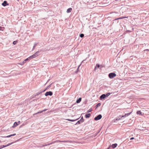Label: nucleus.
Listing matches in <instances>:
<instances>
[{"mask_svg":"<svg viewBox=\"0 0 149 149\" xmlns=\"http://www.w3.org/2000/svg\"><path fill=\"white\" fill-rule=\"evenodd\" d=\"M39 53L40 52L39 51L36 52L34 54L31 56V58L32 59L40 55Z\"/></svg>","mask_w":149,"mask_h":149,"instance_id":"1","label":"nucleus"},{"mask_svg":"<svg viewBox=\"0 0 149 149\" xmlns=\"http://www.w3.org/2000/svg\"><path fill=\"white\" fill-rule=\"evenodd\" d=\"M116 76V74L114 73H111L109 74V77L110 79H112Z\"/></svg>","mask_w":149,"mask_h":149,"instance_id":"2","label":"nucleus"},{"mask_svg":"<svg viewBox=\"0 0 149 149\" xmlns=\"http://www.w3.org/2000/svg\"><path fill=\"white\" fill-rule=\"evenodd\" d=\"M102 117V115L101 114H99L95 118L94 120H97L101 119Z\"/></svg>","mask_w":149,"mask_h":149,"instance_id":"3","label":"nucleus"},{"mask_svg":"<svg viewBox=\"0 0 149 149\" xmlns=\"http://www.w3.org/2000/svg\"><path fill=\"white\" fill-rule=\"evenodd\" d=\"M84 121V119L83 118V117L82 116L80 119L77 121L76 124H75V125L78 124H79L83 122Z\"/></svg>","mask_w":149,"mask_h":149,"instance_id":"4","label":"nucleus"},{"mask_svg":"<svg viewBox=\"0 0 149 149\" xmlns=\"http://www.w3.org/2000/svg\"><path fill=\"white\" fill-rule=\"evenodd\" d=\"M53 93L52 92L49 91L48 92H47L45 94V96H47L48 95L51 96L52 95Z\"/></svg>","mask_w":149,"mask_h":149,"instance_id":"5","label":"nucleus"},{"mask_svg":"<svg viewBox=\"0 0 149 149\" xmlns=\"http://www.w3.org/2000/svg\"><path fill=\"white\" fill-rule=\"evenodd\" d=\"M106 97L105 94H103L100 97V99L101 100L104 99Z\"/></svg>","mask_w":149,"mask_h":149,"instance_id":"6","label":"nucleus"},{"mask_svg":"<svg viewBox=\"0 0 149 149\" xmlns=\"http://www.w3.org/2000/svg\"><path fill=\"white\" fill-rule=\"evenodd\" d=\"M2 5L4 6H5L7 5H8V4L7 3V2L6 1H4L2 3Z\"/></svg>","mask_w":149,"mask_h":149,"instance_id":"7","label":"nucleus"},{"mask_svg":"<svg viewBox=\"0 0 149 149\" xmlns=\"http://www.w3.org/2000/svg\"><path fill=\"white\" fill-rule=\"evenodd\" d=\"M15 135H16V134H11L10 135H9L7 136H3V137H4V138H8V137H11V136H15Z\"/></svg>","mask_w":149,"mask_h":149,"instance_id":"8","label":"nucleus"},{"mask_svg":"<svg viewBox=\"0 0 149 149\" xmlns=\"http://www.w3.org/2000/svg\"><path fill=\"white\" fill-rule=\"evenodd\" d=\"M18 125V124H17V122H15L14 123L13 125L12 126V127L13 128L15 127Z\"/></svg>","mask_w":149,"mask_h":149,"instance_id":"9","label":"nucleus"},{"mask_svg":"<svg viewBox=\"0 0 149 149\" xmlns=\"http://www.w3.org/2000/svg\"><path fill=\"white\" fill-rule=\"evenodd\" d=\"M81 98L80 97L78 99H77L76 101V103H79L81 101Z\"/></svg>","mask_w":149,"mask_h":149,"instance_id":"10","label":"nucleus"},{"mask_svg":"<svg viewBox=\"0 0 149 149\" xmlns=\"http://www.w3.org/2000/svg\"><path fill=\"white\" fill-rule=\"evenodd\" d=\"M117 146V143H115V144H113L112 145H111V147L113 148H116Z\"/></svg>","mask_w":149,"mask_h":149,"instance_id":"11","label":"nucleus"},{"mask_svg":"<svg viewBox=\"0 0 149 149\" xmlns=\"http://www.w3.org/2000/svg\"><path fill=\"white\" fill-rule=\"evenodd\" d=\"M32 58H31V56H30L29 57L26 59L24 60V61H29Z\"/></svg>","mask_w":149,"mask_h":149,"instance_id":"12","label":"nucleus"},{"mask_svg":"<svg viewBox=\"0 0 149 149\" xmlns=\"http://www.w3.org/2000/svg\"><path fill=\"white\" fill-rule=\"evenodd\" d=\"M72 9L71 8H68L67 10V13L70 12L71 11Z\"/></svg>","mask_w":149,"mask_h":149,"instance_id":"13","label":"nucleus"},{"mask_svg":"<svg viewBox=\"0 0 149 149\" xmlns=\"http://www.w3.org/2000/svg\"><path fill=\"white\" fill-rule=\"evenodd\" d=\"M91 116V114L89 113L86 114L85 115V117L86 118H89Z\"/></svg>","mask_w":149,"mask_h":149,"instance_id":"14","label":"nucleus"},{"mask_svg":"<svg viewBox=\"0 0 149 149\" xmlns=\"http://www.w3.org/2000/svg\"><path fill=\"white\" fill-rule=\"evenodd\" d=\"M37 43L36 42V43H34V46H33V48L32 49V50H33L34 49L35 47H36V46L37 45Z\"/></svg>","mask_w":149,"mask_h":149,"instance_id":"15","label":"nucleus"},{"mask_svg":"<svg viewBox=\"0 0 149 149\" xmlns=\"http://www.w3.org/2000/svg\"><path fill=\"white\" fill-rule=\"evenodd\" d=\"M13 143V142H11V143H8V144L6 145H4V146H5V147H7L8 146L11 145Z\"/></svg>","mask_w":149,"mask_h":149,"instance_id":"16","label":"nucleus"},{"mask_svg":"<svg viewBox=\"0 0 149 149\" xmlns=\"http://www.w3.org/2000/svg\"><path fill=\"white\" fill-rule=\"evenodd\" d=\"M128 18V17H123L119 18H118L116 19H124V18Z\"/></svg>","mask_w":149,"mask_h":149,"instance_id":"17","label":"nucleus"},{"mask_svg":"<svg viewBox=\"0 0 149 149\" xmlns=\"http://www.w3.org/2000/svg\"><path fill=\"white\" fill-rule=\"evenodd\" d=\"M100 65L99 64H97L96 65V67L95 68V70L97 68H99L100 67Z\"/></svg>","mask_w":149,"mask_h":149,"instance_id":"18","label":"nucleus"},{"mask_svg":"<svg viewBox=\"0 0 149 149\" xmlns=\"http://www.w3.org/2000/svg\"><path fill=\"white\" fill-rule=\"evenodd\" d=\"M47 110V109H45L44 110H42V111H41L39 112H38L36 113L35 114H37V113H42V112H43V111H46Z\"/></svg>","mask_w":149,"mask_h":149,"instance_id":"19","label":"nucleus"},{"mask_svg":"<svg viewBox=\"0 0 149 149\" xmlns=\"http://www.w3.org/2000/svg\"><path fill=\"white\" fill-rule=\"evenodd\" d=\"M101 103H98L96 105V108H97V107H100L101 105Z\"/></svg>","mask_w":149,"mask_h":149,"instance_id":"20","label":"nucleus"},{"mask_svg":"<svg viewBox=\"0 0 149 149\" xmlns=\"http://www.w3.org/2000/svg\"><path fill=\"white\" fill-rule=\"evenodd\" d=\"M137 113L138 114H141L142 113L141 112V111H138L137 112Z\"/></svg>","mask_w":149,"mask_h":149,"instance_id":"21","label":"nucleus"},{"mask_svg":"<svg viewBox=\"0 0 149 149\" xmlns=\"http://www.w3.org/2000/svg\"><path fill=\"white\" fill-rule=\"evenodd\" d=\"M110 95V93H107L106 94H105L106 97H108Z\"/></svg>","mask_w":149,"mask_h":149,"instance_id":"22","label":"nucleus"},{"mask_svg":"<svg viewBox=\"0 0 149 149\" xmlns=\"http://www.w3.org/2000/svg\"><path fill=\"white\" fill-rule=\"evenodd\" d=\"M84 35L83 33L81 34L80 35V36L81 38L83 37H84Z\"/></svg>","mask_w":149,"mask_h":149,"instance_id":"23","label":"nucleus"},{"mask_svg":"<svg viewBox=\"0 0 149 149\" xmlns=\"http://www.w3.org/2000/svg\"><path fill=\"white\" fill-rule=\"evenodd\" d=\"M17 43V42L16 41H14L13 42V44L14 45H15Z\"/></svg>","mask_w":149,"mask_h":149,"instance_id":"24","label":"nucleus"},{"mask_svg":"<svg viewBox=\"0 0 149 149\" xmlns=\"http://www.w3.org/2000/svg\"><path fill=\"white\" fill-rule=\"evenodd\" d=\"M131 113H132L131 112H130L128 113H126V114L127 115V116H128L130 115L131 114Z\"/></svg>","mask_w":149,"mask_h":149,"instance_id":"25","label":"nucleus"},{"mask_svg":"<svg viewBox=\"0 0 149 149\" xmlns=\"http://www.w3.org/2000/svg\"><path fill=\"white\" fill-rule=\"evenodd\" d=\"M5 146H4V145H2L0 146V149L2 148H5Z\"/></svg>","mask_w":149,"mask_h":149,"instance_id":"26","label":"nucleus"},{"mask_svg":"<svg viewBox=\"0 0 149 149\" xmlns=\"http://www.w3.org/2000/svg\"><path fill=\"white\" fill-rule=\"evenodd\" d=\"M127 116V115L125 113L124 115L122 116L121 117H126Z\"/></svg>","mask_w":149,"mask_h":149,"instance_id":"27","label":"nucleus"},{"mask_svg":"<svg viewBox=\"0 0 149 149\" xmlns=\"http://www.w3.org/2000/svg\"><path fill=\"white\" fill-rule=\"evenodd\" d=\"M92 111V109H89L88 110V112H90Z\"/></svg>","mask_w":149,"mask_h":149,"instance_id":"28","label":"nucleus"},{"mask_svg":"<svg viewBox=\"0 0 149 149\" xmlns=\"http://www.w3.org/2000/svg\"><path fill=\"white\" fill-rule=\"evenodd\" d=\"M52 144V143H49L47 145H43V146H47V145H49L51 144Z\"/></svg>","mask_w":149,"mask_h":149,"instance_id":"29","label":"nucleus"},{"mask_svg":"<svg viewBox=\"0 0 149 149\" xmlns=\"http://www.w3.org/2000/svg\"><path fill=\"white\" fill-rule=\"evenodd\" d=\"M77 119H76V120H71V121L73 122V121H75L77 120Z\"/></svg>","mask_w":149,"mask_h":149,"instance_id":"30","label":"nucleus"},{"mask_svg":"<svg viewBox=\"0 0 149 149\" xmlns=\"http://www.w3.org/2000/svg\"><path fill=\"white\" fill-rule=\"evenodd\" d=\"M17 123V124H18V125H19L20 124V121H19Z\"/></svg>","mask_w":149,"mask_h":149,"instance_id":"31","label":"nucleus"},{"mask_svg":"<svg viewBox=\"0 0 149 149\" xmlns=\"http://www.w3.org/2000/svg\"><path fill=\"white\" fill-rule=\"evenodd\" d=\"M2 27L1 26H0V30H2Z\"/></svg>","mask_w":149,"mask_h":149,"instance_id":"32","label":"nucleus"},{"mask_svg":"<svg viewBox=\"0 0 149 149\" xmlns=\"http://www.w3.org/2000/svg\"><path fill=\"white\" fill-rule=\"evenodd\" d=\"M134 139V137H132L130 139V140H132V139Z\"/></svg>","mask_w":149,"mask_h":149,"instance_id":"33","label":"nucleus"},{"mask_svg":"<svg viewBox=\"0 0 149 149\" xmlns=\"http://www.w3.org/2000/svg\"><path fill=\"white\" fill-rule=\"evenodd\" d=\"M24 64V63H23V62H22V63H21L20 64H21V65H23Z\"/></svg>","mask_w":149,"mask_h":149,"instance_id":"34","label":"nucleus"},{"mask_svg":"<svg viewBox=\"0 0 149 149\" xmlns=\"http://www.w3.org/2000/svg\"><path fill=\"white\" fill-rule=\"evenodd\" d=\"M80 65L78 67L77 69V71H78V70H79V67L80 66Z\"/></svg>","mask_w":149,"mask_h":149,"instance_id":"35","label":"nucleus"},{"mask_svg":"<svg viewBox=\"0 0 149 149\" xmlns=\"http://www.w3.org/2000/svg\"><path fill=\"white\" fill-rule=\"evenodd\" d=\"M67 120H68V121H71V119H67Z\"/></svg>","mask_w":149,"mask_h":149,"instance_id":"36","label":"nucleus"},{"mask_svg":"<svg viewBox=\"0 0 149 149\" xmlns=\"http://www.w3.org/2000/svg\"><path fill=\"white\" fill-rule=\"evenodd\" d=\"M149 51V49H146L144 50V51Z\"/></svg>","mask_w":149,"mask_h":149,"instance_id":"37","label":"nucleus"},{"mask_svg":"<svg viewBox=\"0 0 149 149\" xmlns=\"http://www.w3.org/2000/svg\"><path fill=\"white\" fill-rule=\"evenodd\" d=\"M23 63H24V64L26 62V61H24H24H23Z\"/></svg>","mask_w":149,"mask_h":149,"instance_id":"38","label":"nucleus"},{"mask_svg":"<svg viewBox=\"0 0 149 149\" xmlns=\"http://www.w3.org/2000/svg\"><path fill=\"white\" fill-rule=\"evenodd\" d=\"M62 142H64V141H62Z\"/></svg>","mask_w":149,"mask_h":149,"instance_id":"39","label":"nucleus"}]
</instances>
